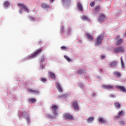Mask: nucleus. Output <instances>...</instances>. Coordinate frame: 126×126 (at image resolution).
Listing matches in <instances>:
<instances>
[{
    "instance_id": "nucleus-1",
    "label": "nucleus",
    "mask_w": 126,
    "mask_h": 126,
    "mask_svg": "<svg viewBox=\"0 0 126 126\" xmlns=\"http://www.w3.org/2000/svg\"><path fill=\"white\" fill-rule=\"evenodd\" d=\"M103 38H104V36L102 34L97 36L96 39L94 41L95 46H100L102 44Z\"/></svg>"
},
{
    "instance_id": "nucleus-2",
    "label": "nucleus",
    "mask_w": 126,
    "mask_h": 126,
    "mask_svg": "<svg viewBox=\"0 0 126 126\" xmlns=\"http://www.w3.org/2000/svg\"><path fill=\"white\" fill-rule=\"evenodd\" d=\"M42 48H40L39 49L37 50L34 53L32 54V55H30L28 57V60H32V59H34L35 57L38 56V55H39V54H40V53L42 52Z\"/></svg>"
},
{
    "instance_id": "nucleus-3",
    "label": "nucleus",
    "mask_w": 126,
    "mask_h": 126,
    "mask_svg": "<svg viewBox=\"0 0 126 126\" xmlns=\"http://www.w3.org/2000/svg\"><path fill=\"white\" fill-rule=\"evenodd\" d=\"M114 53H125V48L120 46L113 49Z\"/></svg>"
},
{
    "instance_id": "nucleus-4",
    "label": "nucleus",
    "mask_w": 126,
    "mask_h": 126,
    "mask_svg": "<svg viewBox=\"0 0 126 126\" xmlns=\"http://www.w3.org/2000/svg\"><path fill=\"white\" fill-rule=\"evenodd\" d=\"M99 18L98 19V22L102 23V22H104V21H106V16L104 14L99 13Z\"/></svg>"
},
{
    "instance_id": "nucleus-5",
    "label": "nucleus",
    "mask_w": 126,
    "mask_h": 126,
    "mask_svg": "<svg viewBox=\"0 0 126 126\" xmlns=\"http://www.w3.org/2000/svg\"><path fill=\"white\" fill-rule=\"evenodd\" d=\"M71 105L75 111H78L79 110V106L77 101H72Z\"/></svg>"
},
{
    "instance_id": "nucleus-6",
    "label": "nucleus",
    "mask_w": 126,
    "mask_h": 126,
    "mask_svg": "<svg viewBox=\"0 0 126 126\" xmlns=\"http://www.w3.org/2000/svg\"><path fill=\"white\" fill-rule=\"evenodd\" d=\"M18 6H19V7H20L21 9L22 8L24 9V10H26V11H27V12H29V9H28V8H27V7H26L24 4L19 3L18 4Z\"/></svg>"
},
{
    "instance_id": "nucleus-7",
    "label": "nucleus",
    "mask_w": 126,
    "mask_h": 126,
    "mask_svg": "<svg viewBox=\"0 0 126 126\" xmlns=\"http://www.w3.org/2000/svg\"><path fill=\"white\" fill-rule=\"evenodd\" d=\"M52 110L54 111L53 115L56 116L58 113L57 112V110L59 109V106L58 105H53L52 107Z\"/></svg>"
},
{
    "instance_id": "nucleus-8",
    "label": "nucleus",
    "mask_w": 126,
    "mask_h": 126,
    "mask_svg": "<svg viewBox=\"0 0 126 126\" xmlns=\"http://www.w3.org/2000/svg\"><path fill=\"white\" fill-rule=\"evenodd\" d=\"M102 87L104 89H114V86L111 85H104Z\"/></svg>"
},
{
    "instance_id": "nucleus-9",
    "label": "nucleus",
    "mask_w": 126,
    "mask_h": 126,
    "mask_svg": "<svg viewBox=\"0 0 126 126\" xmlns=\"http://www.w3.org/2000/svg\"><path fill=\"white\" fill-rule=\"evenodd\" d=\"M28 92H30L31 93H32L33 94H36L37 95H38L39 94L40 92H38L37 90H34L32 89H29L28 90Z\"/></svg>"
},
{
    "instance_id": "nucleus-10",
    "label": "nucleus",
    "mask_w": 126,
    "mask_h": 126,
    "mask_svg": "<svg viewBox=\"0 0 126 126\" xmlns=\"http://www.w3.org/2000/svg\"><path fill=\"white\" fill-rule=\"evenodd\" d=\"M116 88H117V89H119L122 92H124V93L126 92V88H125V87H124L123 86H116Z\"/></svg>"
},
{
    "instance_id": "nucleus-11",
    "label": "nucleus",
    "mask_w": 126,
    "mask_h": 126,
    "mask_svg": "<svg viewBox=\"0 0 126 126\" xmlns=\"http://www.w3.org/2000/svg\"><path fill=\"white\" fill-rule=\"evenodd\" d=\"M101 10V6L100 5H97L95 6L94 8V13H97Z\"/></svg>"
},
{
    "instance_id": "nucleus-12",
    "label": "nucleus",
    "mask_w": 126,
    "mask_h": 126,
    "mask_svg": "<svg viewBox=\"0 0 126 126\" xmlns=\"http://www.w3.org/2000/svg\"><path fill=\"white\" fill-rule=\"evenodd\" d=\"M64 118L66 120H73V117H72V115H71L69 114H65Z\"/></svg>"
},
{
    "instance_id": "nucleus-13",
    "label": "nucleus",
    "mask_w": 126,
    "mask_h": 126,
    "mask_svg": "<svg viewBox=\"0 0 126 126\" xmlns=\"http://www.w3.org/2000/svg\"><path fill=\"white\" fill-rule=\"evenodd\" d=\"M56 86L59 92H63V89H62V87H61L60 83H56Z\"/></svg>"
},
{
    "instance_id": "nucleus-14",
    "label": "nucleus",
    "mask_w": 126,
    "mask_h": 126,
    "mask_svg": "<svg viewBox=\"0 0 126 126\" xmlns=\"http://www.w3.org/2000/svg\"><path fill=\"white\" fill-rule=\"evenodd\" d=\"M114 75L117 76L118 78H120L122 76V73H120L118 71H115L113 72Z\"/></svg>"
},
{
    "instance_id": "nucleus-15",
    "label": "nucleus",
    "mask_w": 126,
    "mask_h": 126,
    "mask_svg": "<svg viewBox=\"0 0 126 126\" xmlns=\"http://www.w3.org/2000/svg\"><path fill=\"white\" fill-rule=\"evenodd\" d=\"M124 111L121 110V111L118 114V115L115 118V120H119L120 117L124 116Z\"/></svg>"
},
{
    "instance_id": "nucleus-16",
    "label": "nucleus",
    "mask_w": 126,
    "mask_h": 126,
    "mask_svg": "<svg viewBox=\"0 0 126 126\" xmlns=\"http://www.w3.org/2000/svg\"><path fill=\"white\" fill-rule=\"evenodd\" d=\"M117 63H117V61H113L109 64L110 67H114V66H116V65H117Z\"/></svg>"
},
{
    "instance_id": "nucleus-17",
    "label": "nucleus",
    "mask_w": 126,
    "mask_h": 126,
    "mask_svg": "<svg viewBox=\"0 0 126 126\" xmlns=\"http://www.w3.org/2000/svg\"><path fill=\"white\" fill-rule=\"evenodd\" d=\"M123 43V39L119 38L116 41V46H119Z\"/></svg>"
},
{
    "instance_id": "nucleus-18",
    "label": "nucleus",
    "mask_w": 126,
    "mask_h": 126,
    "mask_svg": "<svg viewBox=\"0 0 126 126\" xmlns=\"http://www.w3.org/2000/svg\"><path fill=\"white\" fill-rule=\"evenodd\" d=\"M87 37L89 40L90 41H93V40L94 39V37H93V36H92L91 34L87 33Z\"/></svg>"
},
{
    "instance_id": "nucleus-19",
    "label": "nucleus",
    "mask_w": 126,
    "mask_h": 126,
    "mask_svg": "<svg viewBox=\"0 0 126 126\" xmlns=\"http://www.w3.org/2000/svg\"><path fill=\"white\" fill-rule=\"evenodd\" d=\"M77 6L78 8H79L80 11H83V9L82 8V5H81V3H78L77 4Z\"/></svg>"
},
{
    "instance_id": "nucleus-20",
    "label": "nucleus",
    "mask_w": 126,
    "mask_h": 126,
    "mask_svg": "<svg viewBox=\"0 0 126 126\" xmlns=\"http://www.w3.org/2000/svg\"><path fill=\"white\" fill-rule=\"evenodd\" d=\"M41 6L42 7V8H49V5L46 4V3H42L41 4Z\"/></svg>"
},
{
    "instance_id": "nucleus-21",
    "label": "nucleus",
    "mask_w": 126,
    "mask_h": 126,
    "mask_svg": "<svg viewBox=\"0 0 126 126\" xmlns=\"http://www.w3.org/2000/svg\"><path fill=\"white\" fill-rule=\"evenodd\" d=\"M114 106L116 109H120L121 108V104L118 102L114 103Z\"/></svg>"
},
{
    "instance_id": "nucleus-22",
    "label": "nucleus",
    "mask_w": 126,
    "mask_h": 126,
    "mask_svg": "<svg viewBox=\"0 0 126 126\" xmlns=\"http://www.w3.org/2000/svg\"><path fill=\"white\" fill-rule=\"evenodd\" d=\"M98 122L99 123H101L102 124H106L107 123V121L105 119H103L102 118H99Z\"/></svg>"
},
{
    "instance_id": "nucleus-23",
    "label": "nucleus",
    "mask_w": 126,
    "mask_h": 126,
    "mask_svg": "<svg viewBox=\"0 0 126 126\" xmlns=\"http://www.w3.org/2000/svg\"><path fill=\"white\" fill-rule=\"evenodd\" d=\"M50 76L52 78V79H56V75L54 74V73H52V72H50Z\"/></svg>"
},
{
    "instance_id": "nucleus-24",
    "label": "nucleus",
    "mask_w": 126,
    "mask_h": 126,
    "mask_svg": "<svg viewBox=\"0 0 126 126\" xmlns=\"http://www.w3.org/2000/svg\"><path fill=\"white\" fill-rule=\"evenodd\" d=\"M47 59V57L45 56H43L40 58V63H43V62H45V60Z\"/></svg>"
},
{
    "instance_id": "nucleus-25",
    "label": "nucleus",
    "mask_w": 126,
    "mask_h": 126,
    "mask_svg": "<svg viewBox=\"0 0 126 126\" xmlns=\"http://www.w3.org/2000/svg\"><path fill=\"white\" fill-rule=\"evenodd\" d=\"M81 19H82V20H84L85 21H86L87 20H89V19L88 18V17H87V16H83L82 17H81Z\"/></svg>"
},
{
    "instance_id": "nucleus-26",
    "label": "nucleus",
    "mask_w": 126,
    "mask_h": 126,
    "mask_svg": "<svg viewBox=\"0 0 126 126\" xmlns=\"http://www.w3.org/2000/svg\"><path fill=\"white\" fill-rule=\"evenodd\" d=\"M94 120V118H93V117H89L87 119V122H88V123H91L92 122V121H93Z\"/></svg>"
},
{
    "instance_id": "nucleus-27",
    "label": "nucleus",
    "mask_w": 126,
    "mask_h": 126,
    "mask_svg": "<svg viewBox=\"0 0 126 126\" xmlns=\"http://www.w3.org/2000/svg\"><path fill=\"white\" fill-rule=\"evenodd\" d=\"M121 66L122 68L125 67V63H124V61H123V58H121Z\"/></svg>"
},
{
    "instance_id": "nucleus-28",
    "label": "nucleus",
    "mask_w": 126,
    "mask_h": 126,
    "mask_svg": "<svg viewBox=\"0 0 126 126\" xmlns=\"http://www.w3.org/2000/svg\"><path fill=\"white\" fill-rule=\"evenodd\" d=\"M83 72H84V70L83 69H81L77 71L78 74H82Z\"/></svg>"
},
{
    "instance_id": "nucleus-29",
    "label": "nucleus",
    "mask_w": 126,
    "mask_h": 126,
    "mask_svg": "<svg viewBox=\"0 0 126 126\" xmlns=\"http://www.w3.org/2000/svg\"><path fill=\"white\" fill-rule=\"evenodd\" d=\"M8 5H9V2L6 1L4 4V7H8Z\"/></svg>"
},
{
    "instance_id": "nucleus-30",
    "label": "nucleus",
    "mask_w": 126,
    "mask_h": 126,
    "mask_svg": "<svg viewBox=\"0 0 126 126\" xmlns=\"http://www.w3.org/2000/svg\"><path fill=\"white\" fill-rule=\"evenodd\" d=\"M29 101L31 102L32 103H34V102H36V99L35 98L29 99Z\"/></svg>"
},
{
    "instance_id": "nucleus-31",
    "label": "nucleus",
    "mask_w": 126,
    "mask_h": 126,
    "mask_svg": "<svg viewBox=\"0 0 126 126\" xmlns=\"http://www.w3.org/2000/svg\"><path fill=\"white\" fill-rule=\"evenodd\" d=\"M64 59H65V60H66L67 62H69L70 61V59H69V58H68V57L66 56H64Z\"/></svg>"
},
{
    "instance_id": "nucleus-32",
    "label": "nucleus",
    "mask_w": 126,
    "mask_h": 126,
    "mask_svg": "<svg viewBox=\"0 0 126 126\" xmlns=\"http://www.w3.org/2000/svg\"><path fill=\"white\" fill-rule=\"evenodd\" d=\"M90 5L92 7H94V6L95 5V2H91L90 4Z\"/></svg>"
},
{
    "instance_id": "nucleus-33",
    "label": "nucleus",
    "mask_w": 126,
    "mask_h": 126,
    "mask_svg": "<svg viewBox=\"0 0 126 126\" xmlns=\"http://www.w3.org/2000/svg\"><path fill=\"white\" fill-rule=\"evenodd\" d=\"M46 117H47V118L49 119H53V118H54V117H53V116H52L51 114L46 115Z\"/></svg>"
},
{
    "instance_id": "nucleus-34",
    "label": "nucleus",
    "mask_w": 126,
    "mask_h": 126,
    "mask_svg": "<svg viewBox=\"0 0 126 126\" xmlns=\"http://www.w3.org/2000/svg\"><path fill=\"white\" fill-rule=\"evenodd\" d=\"M64 3H66V2H69L70 1V0H62Z\"/></svg>"
},
{
    "instance_id": "nucleus-35",
    "label": "nucleus",
    "mask_w": 126,
    "mask_h": 126,
    "mask_svg": "<svg viewBox=\"0 0 126 126\" xmlns=\"http://www.w3.org/2000/svg\"><path fill=\"white\" fill-rule=\"evenodd\" d=\"M120 125H122V126H124L125 125V122L124 121H120L119 122Z\"/></svg>"
},
{
    "instance_id": "nucleus-36",
    "label": "nucleus",
    "mask_w": 126,
    "mask_h": 126,
    "mask_svg": "<svg viewBox=\"0 0 126 126\" xmlns=\"http://www.w3.org/2000/svg\"><path fill=\"white\" fill-rule=\"evenodd\" d=\"M61 49L62 50H64V51H66V47H65V46H61Z\"/></svg>"
},
{
    "instance_id": "nucleus-37",
    "label": "nucleus",
    "mask_w": 126,
    "mask_h": 126,
    "mask_svg": "<svg viewBox=\"0 0 126 126\" xmlns=\"http://www.w3.org/2000/svg\"><path fill=\"white\" fill-rule=\"evenodd\" d=\"M30 19L32 21H33V20H35V18H34V17H31V16H30Z\"/></svg>"
},
{
    "instance_id": "nucleus-38",
    "label": "nucleus",
    "mask_w": 126,
    "mask_h": 126,
    "mask_svg": "<svg viewBox=\"0 0 126 126\" xmlns=\"http://www.w3.org/2000/svg\"><path fill=\"white\" fill-rule=\"evenodd\" d=\"M46 80H47L46 79L42 78V79H41V81H42V82H46Z\"/></svg>"
},
{
    "instance_id": "nucleus-39",
    "label": "nucleus",
    "mask_w": 126,
    "mask_h": 126,
    "mask_svg": "<svg viewBox=\"0 0 126 126\" xmlns=\"http://www.w3.org/2000/svg\"><path fill=\"white\" fill-rule=\"evenodd\" d=\"M106 58V57L105 56V55H102L101 56V60H104V59H105Z\"/></svg>"
},
{
    "instance_id": "nucleus-40",
    "label": "nucleus",
    "mask_w": 126,
    "mask_h": 126,
    "mask_svg": "<svg viewBox=\"0 0 126 126\" xmlns=\"http://www.w3.org/2000/svg\"><path fill=\"white\" fill-rule=\"evenodd\" d=\"M111 97H112V98H114V97H115V95L114 94H111Z\"/></svg>"
},
{
    "instance_id": "nucleus-41",
    "label": "nucleus",
    "mask_w": 126,
    "mask_h": 126,
    "mask_svg": "<svg viewBox=\"0 0 126 126\" xmlns=\"http://www.w3.org/2000/svg\"><path fill=\"white\" fill-rule=\"evenodd\" d=\"M43 65H42V66H41V68L42 69H43Z\"/></svg>"
},
{
    "instance_id": "nucleus-42",
    "label": "nucleus",
    "mask_w": 126,
    "mask_h": 126,
    "mask_svg": "<svg viewBox=\"0 0 126 126\" xmlns=\"http://www.w3.org/2000/svg\"><path fill=\"white\" fill-rule=\"evenodd\" d=\"M63 29H64V28H63L62 32H63Z\"/></svg>"
},
{
    "instance_id": "nucleus-43",
    "label": "nucleus",
    "mask_w": 126,
    "mask_h": 126,
    "mask_svg": "<svg viewBox=\"0 0 126 126\" xmlns=\"http://www.w3.org/2000/svg\"><path fill=\"white\" fill-rule=\"evenodd\" d=\"M38 44H41V41H39Z\"/></svg>"
},
{
    "instance_id": "nucleus-44",
    "label": "nucleus",
    "mask_w": 126,
    "mask_h": 126,
    "mask_svg": "<svg viewBox=\"0 0 126 126\" xmlns=\"http://www.w3.org/2000/svg\"><path fill=\"white\" fill-rule=\"evenodd\" d=\"M55 0H50L51 1H54Z\"/></svg>"
},
{
    "instance_id": "nucleus-45",
    "label": "nucleus",
    "mask_w": 126,
    "mask_h": 126,
    "mask_svg": "<svg viewBox=\"0 0 126 126\" xmlns=\"http://www.w3.org/2000/svg\"><path fill=\"white\" fill-rule=\"evenodd\" d=\"M21 11H22L21 10L20 12V13H21Z\"/></svg>"
},
{
    "instance_id": "nucleus-46",
    "label": "nucleus",
    "mask_w": 126,
    "mask_h": 126,
    "mask_svg": "<svg viewBox=\"0 0 126 126\" xmlns=\"http://www.w3.org/2000/svg\"><path fill=\"white\" fill-rule=\"evenodd\" d=\"M117 38H120V36L117 37Z\"/></svg>"
}]
</instances>
